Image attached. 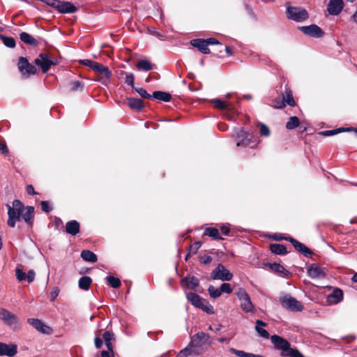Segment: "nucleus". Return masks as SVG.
I'll return each instance as SVG.
<instances>
[{
  "label": "nucleus",
  "mask_w": 357,
  "mask_h": 357,
  "mask_svg": "<svg viewBox=\"0 0 357 357\" xmlns=\"http://www.w3.org/2000/svg\"><path fill=\"white\" fill-rule=\"evenodd\" d=\"M209 335L201 331L195 334L192 337L189 344L177 354L176 357H188L191 356V349L200 347L204 344H209Z\"/></svg>",
  "instance_id": "1"
},
{
  "label": "nucleus",
  "mask_w": 357,
  "mask_h": 357,
  "mask_svg": "<svg viewBox=\"0 0 357 357\" xmlns=\"http://www.w3.org/2000/svg\"><path fill=\"white\" fill-rule=\"evenodd\" d=\"M8 219L7 224L10 227L15 226L16 222L21 220V213L24 211V206L21 201L15 199L12 206L7 204Z\"/></svg>",
  "instance_id": "2"
},
{
  "label": "nucleus",
  "mask_w": 357,
  "mask_h": 357,
  "mask_svg": "<svg viewBox=\"0 0 357 357\" xmlns=\"http://www.w3.org/2000/svg\"><path fill=\"white\" fill-rule=\"evenodd\" d=\"M286 15L288 19L297 22H303L309 17L308 13L305 8L298 6H287Z\"/></svg>",
  "instance_id": "3"
},
{
  "label": "nucleus",
  "mask_w": 357,
  "mask_h": 357,
  "mask_svg": "<svg viewBox=\"0 0 357 357\" xmlns=\"http://www.w3.org/2000/svg\"><path fill=\"white\" fill-rule=\"evenodd\" d=\"M236 296L241 302L240 305L243 312H252L253 311L254 305L244 288L239 287L236 291Z\"/></svg>",
  "instance_id": "4"
},
{
  "label": "nucleus",
  "mask_w": 357,
  "mask_h": 357,
  "mask_svg": "<svg viewBox=\"0 0 357 357\" xmlns=\"http://www.w3.org/2000/svg\"><path fill=\"white\" fill-rule=\"evenodd\" d=\"M34 63L41 68L43 73H46L52 66H55L58 63V61L56 59L49 56L46 53H40L35 59Z\"/></svg>",
  "instance_id": "5"
},
{
  "label": "nucleus",
  "mask_w": 357,
  "mask_h": 357,
  "mask_svg": "<svg viewBox=\"0 0 357 357\" xmlns=\"http://www.w3.org/2000/svg\"><path fill=\"white\" fill-rule=\"evenodd\" d=\"M232 278L233 273L222 264H218L216 268L211 273V278L214 280L230 281Z\"/></svg>",
  "instance_id": "6"
},
{
  "label": "nucleus",
  "mask_w": 357,
  "mask_h": 357,
  "mask_svg": "<svg viewBox=\"0 0 357 357\" xmlns=\"http://www.w3.org/2000/svg\"><path fill=\"white\" fill-rule=\"evenodd\" d=\"M280 301L282 305L289 310L301 312L303 309V305L301 303L289 294H286L282 296L280 298Z\"/></svg>",
  "instance_id": "7"
},
{
  "label": "nucleus",
  "mask_w": 357,
  "mask_h": 357,
  "mask_svg": "<svg viewBox=\"0 0 357 357\" xmlns=\"http://www.w3.org/2000/svg\"><path fill=\"white\" fill-rule=\"evenodd\" d=\"M271 342L277 350H280L282 356L286 357V354L291 349L290 343L284 338L278 335H273L271 337Z\"/></svg>",
  "instance_id": "8"
},
{
  "label": "nucleus",
  "mask_w": 357,
  "mask_h": 357,
  "mask_svg": "<svg viewBox=\"0 0 357 357\" xmlns=\"http://www.w3.org/2000/svg\"><path fill=\"white\" fill-rule=\"evenodd\" d=\"M0 319L4 322V324L13 329L20 328L18 317L4 308L0 309Z\"/></svg>",
  "instance_id": "9"
},
{
  "label": "nucleus",
  "mask_w": 357,
  "mask_h": 357,
  "mask_svg": "<svg viewBox=\"0 0 357 357\" xmlns=\"http://www.w3.org/2000/svg\"><path fill=\"white\" fill-rule=\"evenodd\" d=\"M94 71L98 73V80L104 85H107L112 77V72L107 66H105L100 63H97L93 68Z\"/></svg>",
  "instance_id": "10"
},
{
  "label": "nucleus",
  "mask_w": 357,
  "mask_h": 357,
  "mask_svg": "<svg viewBox=\"0 0 357 357\" xmlns=\"http://www.w3.org/2000/svg\"><path fill=\"white\" fill-rule=\"evenodd\" d=\"M17 66L20 72L26 77L30 75H35L37 73L36 66L31 65L25 57H20Z\"/></svg>",
  "instance_id": "11"
},
{
  "label": "nucleus",
  "mask_w": 357,
  "mask_h": 357,
  "mask_svg": "<svg viewBox=\"0 0 357 357\" xmlns=\"http://www.w3.org/2000/svg\"><path fill=\"white\" fill-rule=\"evenodd\" d=\"M252 138H254V137L252 134L245 132L243 129L238 130L235 135L236 146L238 147H245L250 145Z\"/></svg>",
  "instance_id": "12"
},
{
  "label": "nucleus",
  "mask_w": 357,
  "mask_h": 357,
  "mask_svg": "<svg viewBox=\"0 0 357 357\" xmlns=\"http://www.w3.org/2000/svg\"><path fill=\"white\" fill-rule=\"evenodd\" d=\"M305 35L312 38H319L324 36V31L317 24H310L298 27Z\"/></svg>",
  "instance_id": "13"
},
{
  "label": "nucleus",
  "mask_w": 357,
  "mask_h": 357,
  "mask_svg": "<svg viewBox=\"0 0 357 357\" xmlns=\"http://www.w3.org/2000/svg\"><path fill=\"white\" fill-rule=\"evenodd\" d=\"M343 0H330L327 5V10L331 15H339L344 8Z\"/></svg>",
  "instance_id": "14"
},
{
  "label": "nucleus",
  "mask_w": 357,
  "mask_h": 357,
  "mask_svg": "<svg viewBox=\"0 0 357 357\" xmlns=\"http://www.w3.org/2000/svg\"><path fill=\"white\" fill-rule=\"evenodd\" d=\"M27 322L41 333L50 334L51 331V328L38 319L29 318L27 319Z\"/></svg>",
  "instance_id": "15"
},
{
  "label": "nucleus",
  "mask_w": 357,
  "mask_h": 357,
  "mask_svg": "<svg viewBox=\"0 0 357 357\" xmlns=\"http://www.w3.org/2000/svg\"><path fill=\"white\" fill-rule=\"evenodd\" d=\"M17 353V347L16 344H7L0 342V356H6L13 357Z\"/></svg>",
  "instance_id": "16"
},
{
  "label": "nucleus",
  "mask_w": 357,
  "mask_h": 357,
  "mask_svg": "<svg viewBox=\"0 0 357 357\" xmlns=\"http://www.w3.org/2000/svg\"><path fill=\"white\" fill-rule=\"evenodd\" d=\"M307 273L308 276L312 279L324 278L326 277L324 269L316 264L310 266L307 269Z\"/></svg>",
  "instance_id": "17"
},
{
  "label": "nucleus",
  "mask_w": 357,
  "mask_h": 357,
  "mask_svg": "<svg viewBox=\"0 0 357 357\" xmlns=\"http://www.w3.org/2000/svg\"><path fill=\"white\" fill-rule=\"evenodd\" d=\"M56 8L60 13H75L77 10L76 6L73 3L61 1H59V3L57 4Z\"/></svg>",
  "instance_id": "18"
},
{
  "label": "nucleus",
  "mask_w": 357,
  "mask_h": 357,
  "mask_svg": "<svg viewBox=\"0 0 357 357\" xmlns=\"http://www.w3.org/2000/svg\"><path fill=\"white\" fill-rule=\"evenodd\" d=\"M190 44L203 54L210 53V50L205 39H193L190 41Z\"/></svg>",
  "instance_id": "19"
},
{
  "label": "nucleus",
  "mask_w": 357,
  "mask_h": 357,
  "mask_svg": "<svg viewBox=\"0 0 357 357\" xmlns=\"http://www.w3.org/2000/svg\"><path fill=\"white\" fill-rule=\"evenodd\" d=\"M287 104L289 106H295L296 102L293 98L292 92L290 89H286L284 92L282 93V102L281 105L278 106V108H282Z\"/></svg>",
  "instance_id": "20"
},
{
  "label": "nucleus",
  "mask_w": 357,
  "mask_h": 357,
  "mask_svg": "<svg viewBox=\"0 0 357 357\" xmlns=\"http://www.w3.org/2000/svg\"><path fill=\"white\" fill-rule=\"evenodd\" d=\"M343 299V291L339 289L335 288L331 294L328 296V301L331 304H337Z\"/></svg>",
  "instance_id": "21"
},
{
  "label": "nucleus",
  "mask_w": 357,
  "mask_h": 357,
  "mask_svg": "<svg viewBox=\"0 0 357 357\" xmlns=\"http://www.w3.org/2000/svg\"><path fill=\"white\" fill-rule=\"evenodd\" d=\"M80 230L79 223L77 220H70L66 224V231L72 236L77 235Z\"/></svg>",
  "instance_id": "22"
},
{
  "label": "nucleus",
  "mask_w": 357,
  "mask_h": 357,
  "mask_svg": "<svg viewBox=\"0 0 357 357\" xmlns=\"http://www.w3.org/2000/svg\"><path fill=\"white\" fill-rule=\"evenodd\" d=\"M24 211H22L21 213V217L28 225H31L33 223V214L34 212V207L31 206H27L26 207H24Z\"/></svg>",
  "instance_id": "23"
},
{
  "label": "nucleus",
  "mask_w": 357,
  "mask_h": 357,
  "mask_svg": "<svg viewBox=\"0 0 357 357\" xmlns=\"http://www.w3.org/2000/svg\"><path fill=\"white\" fill-rule=\"evenodd\" d=\"M294 244L293 246L295 248V250H296L298 252L301 253L305 257L308 258H310L312 257V252L305 245L298 241H294Z\"/></svg>",
  "instance_id": "24"
},
{
  "label": "nucleus",
  "mask_w": 357,
  "mask_h": 357,
  "mask_svg": "<svg viewBox=\"0 0 357 357\" xmlns=\"http://www.w3.org/2000/svg\"><path fill=\"white\" fill-rule=\"evenodd\" d=\"M294 244L293 246L295 248V250H296L298 252L301 253L305 257L308 258H310L312 257V252L305 245L298 241H294Z\"/></svg>",
  "instance_id": "25"
},
{
  "label": "nucleus",
  "mask_w": 357,
  "mask_h": 357,
  "mask_svg": "<svg viewBox=\"0 0 357 357\" xmlns=\"http://www.w3.org/2000/svg\"><path fill=\"white\" fill-rule=\"evenodd\" d=\"M188 300L195 307L199 308L202 305V303H204L206 299L202 298L199 295L193 293L189 292L186 294Z\"/></svg>",
  "instance_id": "26"
},
{
  "label": "nucleus",
  "mask_w": 357,
  "mask_h": 357,
  "mask_svg": "<svg viewBox=\"0 0 357 357\" xmlns=\"http://www.w3.org/2000/svg\"><path fill=\"white\" fill-rule=\"evenodd\" d=\"M215 108L222 110L233 111V106L230 103L225 102L220 99L215 98L211 100Z\"/></svg>",
  "instance_id": "27"
},
{
  "label": "nucleus",
  "mask_w": 357,
  "mask_h": 357,
  "mask_svg": "<svg viewBox=\"0 0 357 357\" xmlns=\"http://www.w3.org/2000/svg\"><path fill=\"white\" fill-rule=\"evenodd\" d=\"M152 98L168 102L172 100V95L167 92L155 91L152 94Z\"/></svg>",
  "instance_id": "28"
},
{
  "label": "nucleus",
  "mask_w": 357,
  "mask_h": 357,
  "mask_svg": "<svg viewBox=\"0 0 357 357\" xmlns=\"http://www.w3.org/2000/svg\"><path fill=\"white\" fill-rule=\"evenodd\" d=\"M127 100L128 106L132 109L140 111L144 108L143 101L140 98H128Z\"/></svg>",
  "instance_id": "29"
},
{
  "label": "nucleus",
  "mask_w": 357,
  "mask_h": 357,
  "mask_svg": "<svg viewBox=\"0 0 357 357\" xmlns=\"http://www.w3.org/2000/svg\"><path fill=\"white\" fill-rule=\"evenodd\" d=\"M267 324L261 320L257 319L256 321L255 330L259 336L268 339L269 337L268 332L263 328V326H266Z\"/></svg>",
  "instance_id": "30"
},
{
  "label": "nucleus",
  "mask_w": 357,
  "mask_h": 357,
  "mask_svg": "<svg viewBox=\"0 0 357 357\" xmlns=\"http://www.w3.org/2000/svg\"><path fill=\"white\" fill-rule=\"evenodd\" d=\"M20 38L23 43H24L27 45H31L33 47H36L38 45V42L28 33L22 32L20 34Z\"/></svg>",
  "instance_id": "31"
},
{
  "label": "nucleus",
  "mask_w": 357,
  "mask_h": 357,
  "mask_svg": "<svg viewBox=\"0 0 357 357\" xmlns=\"http://www.w3.org/2000/svg\"><path fill=\"white\" fill-rule=\"evenodd\" d=\"M204 235L211 237L213 240H223V238L219 235L218 229L215 227H206L204 231Z\"/></svg>",
  "instance_id": "32"
},
{
  "label": "nucleus",
  "mask_w": 357,
  "mask_h": 357,
  "mask_svg": "<svg viewBox=\"0 0 357 357\" xmlns=\"http://www.w3.org/2000/svg\"><path fill=\"white\" fill-rule=\"evenodd\" d=\"M271 252L275 255H284L287 253L286 247L282 244L273 243L270 245Z\"/></svg>",
  "instance_id": "33"
},
{
  "label": "nucleus",
  "mask_w": 357,
  "mask_h": 357,
  "mask_svg": "<svg viewBox=\"0 0 357 357\" xmlns=\"http://www.w3.org/2000/svg\"><path fill=\"white\" fill-rule=\"evenodd\" d=\"M182 281L183 282H185L188 287L192 290H195L199 284V280L195 276H187L183 278Z\"/></svg>",
  "instance_id": "34"
},
{
  "label": "nucleus",
  "mask_w": 357,
  "mask_h": 357,
  "mask_svg": "<svg viewBox=\"0 0 357 357\" xmlns=\"http://www.w3.org/2000/svg\"><path fill=\"white\" fill-rule=\"evenodd\" d=\"M81 257L86 261L96 262L98 260L97 256L92 251L89 250H84L81 252Z\"/></svg>",
  "instance_id": "35"
},
{
  "label": "nucleus",
  "mask_w": 357,
  "mask_h": 357,
  "mask_svg": "<svg viewBox=\"0 0 357 357\" xmlns=\"http://www.w3.org/2000/svg\"><path fill=\"white\" fill-rule=\"evenodd\" d=\"M136 67L139 70L149 71L153 69V65L147 59H141L137 63Z\"/></svg>",
  "instance_id": "36"
},
{
  "label": "nucleus",
  "mask_w": 357,
  "mask_h": 357,
  "mask_svg": "<svg viewBox=\"0 0 357 357\" xmlns=\"http://www.w3.org/2000/svg\"><path fill=\"white\" fill-rule=\"evenodd\" d=\"M92 282V279L89 276H82L79 278L78 286L82 290H89Z\"/></svg>",
  "instance_id": "37"
},
{
  "label": "nucleus",
  "mask_w": 357,
  "mask_h": 357,
  "mask_svg": "<svg viewBox=\"0 0 357 357\" xmlns=\"http://www.w3.org/2000/svg\"><path fill=\"white\" fill-rule=\"evenodd\" d=\"M269 268L274 272L278 273H282L286 276H288L289 275V271L286 270L284 267L280 264L277 263H273V264H268Z\"/></svg>",
  "instance_id": "38"
},
{
  "label": "nucleus",
  "mask_w": 357,
  "mask_h": 357,
  "mask_svg": "<svg viewBox=\"0 0 357 357\" xmlns=\"http://www.w3.org/2000/svg\"><path fill=\"white\" fill-rule=\"evenodd\" d=\"M299 125V119L297 116H291L286 123V128L288 130H293Z\"/></svg>",
  "instance_id": "39"
},
{
  "label": "nucleus",
  "mask_w": 357,
  "mask_h": 357,
  "mask_svg": "<svg viewBox=\"0 0 357 357\" xmlns=\"http://www.w3.org/2000/svg\"><path fill=\"white\" fill-rule=\"evenodd\" d=\"M199 308L202 309L203 311H204L208 314H214V308L213 305H211L207 300H205L204 303H202V305L199 306Z\"/></svg>",
  "instance_id": "40"
},
{
  "label": "nucleus",
  "mask_w": 357,
  "mask_h": 357,
  "mask_svg": "<svg viewBox=\"0 0 357 357\" xmlns=\"http://www.w3.org/2000/svg\"><path fill=\"white\" fill-rule=\"evenodd\" d=\"M106 280L108 284L113 288H118L121 286V281L118 278L109 275L106 277Z\"/></svg>",
  "instance_id": "41"
},
{
  "label": "nucleus",
  "mask_w": 357,
  "mask_h": 357,
  "mask_svg": "<svg viewBox=\"0 0 357 357\" xmlns=\"http://www.w3.org/2000/svg\"><path fill=\"white\" fill-rule=\"evenodd\" d=\"M350 130H351V128H337V129H334V130H328L322 131L320 132V134L324 136H332V135L338 134L342 131H345V130L348 131Z\"/></svg>",
  "instance_id": "42"
},
{
  "label": "nucleus",
  "mask_w": 357,
  "mask_h": 357,
  "mask_svg": "<svg viewBox=\"0 0 357 357\" xmlns=\"http://www.w3.org/2000/svg\"><path fill=\"white\" fill-rule=\"evenodd\" d=\"M1 38L6 47L13 48L15 46V40L13 37L1 36Z\"/></svg>",
  "instance_id": "43"
},
{
  "label": "nucleus",
  "mask_w": 357,
  "mask_h": 357,
  "mask_svg": "<svg viewBox=\"0 0 357 357\" xmlns=\"http://www.w3.org/2000/svg\"><path fill=\"white\" fill-rule=\"evenodd\" d=\"M208 291L210 296L213 298H217L221 296L220 289H218L212 285L209 286Z\"/></svg>",
  "instance_id": "44"
},
{
  "label": "nucleus",
  "mask_w": 357,
  "mask_h": 357,
  "mask_svg": "<svg viewBox=\"0 0 357 357\" xmlns=\"http://www.w3.org/2000/svg\"><path fill=\"white\" fill-rule=\"evenodd\" d=\"M221 294L222 293L225 294H231L233 291L232 287H231V284L229 283L224 282L222 283L220 287Z\"/></svg>",
  "instance_id": "45"
},
{
  "label": "nucleus",
  "mask_w": 357,
  "mask_h": 357,
  "mask_svg": "<svg viewBox=\"0 0 357 357\" xmlns=\"http://www.w3.org/2000/svg\"><path fill=\"white\" fill-rule=\"evenodd\" d=\"M123 73L126 74L125 82L128 85L131 86L133 87V86H134V81H135V76H134L133 73H125V72H123Z\"/></svg>",
  "instance_id": "46"
},
{
  "label": "nucleus",
  "mask_w": 357,
  "mask_h": 357,
  "mask_svg": "<svg viewBox=\"0 0 357 357\" xmlns=\"http://www.w3.org/2000/svg\"><path fill=\"white\" fill-rule=\"evenodd\" d=\"M135 90L141 97L144 98H152V95L149 94L143 88H135Z\"/></svg>",
  "instance_id": "47"
},
{
  "label": "nucleus",
  "mask_w": 357,
  "mask_h": 357,
  "mask_svg": "<svg viewBox=\"0 0 357 357\" xmlns=\"http://www.w3.org/2000/svg\"><path fill=\"white\" fill-rule=\"evenodd\" d=\"M286 356L289 357H304L303 355L296 349H290L289 351L286 354Z\"/></svg>",
  "instance_id": "48"
},
{
  "label": "nucleus",
  "mask_w": 357,
  "mask_h": 357,
  "mask_svg": "<svg viewBox=\"0 0 357 357\" xmlns=\"http://www.w3.org/2000/svg\"><path fill=\"white\" fill-rule=\"evenodd\" d=\"M15 275L17 279L20 282L26 280V274L20 268L15 270Z\"/></svg>",
  "instance_id": "49"
},
{
  "label": "nucleus",
  "mask_w": 357,
  "mask_h": 357,
  "mask_svg": "<svg viewBox=\"0 0 357 357\" xmlns=\"http://www.w3.org/2000/svg\"><path fill=\"white\" fill-rule=\"evenodd\" d=\"M83 89V84L79 81H74L71 83V91H76Z\"/></svg>",
  "instance_id": "50"
},
{
  "label": "nucleus",
  "mask_w": 357,
  "mask_h": 357,
  "mask_svg": "<svg viewBox=\"0 0 357 357\" xmlns=\"http://www.w3.org/2000/svg\"><path fill=\"white\" fill-rule=\"evenodd\" d=\"M202 243L200 241L195 242L192 245L189 247V251L195 254L197 250L201 248Z\"/></svg>",
  "instance_id": "51"
},
{
  "label": "nucleus",
  "mask_w": 357,
  "mask_h": 357,
  "mask_svg": "<svg viewBox=\"0 0 357 357\" xmlns=\"http://www.w3.org/2000/svg\"><path fill=\"white\" fill-rule=\"evenodd\" d=\"M260 135L264 137H268L270 135L269 128L264 123L260 125Z\"/></svg>",
  "instance_id": "52"
},
{
  "label": "nucleus",
  "mask_w": 357,
  "mask_h": 357,
  "mask_svg": "<svg viewBox=\"0 0 357 357\" xmlns=\"http://www.w3.org/2000/svg\"><path fill=\"white\" fill-rule=\"evenodd\" d=\"M40 206L42 210L45 213H49L52 210V208L50 206V203L47 201H42L40 202Z\"/></svg>",
  "instance_id": "53"
},
{
  "label": "nucleus",
  "mask_w": 357,
  "mask_h": 357,
  "mask_svg": "<svg viewBox=\"0 0 357 357\" xmlns=\"http://www.w3.org/2000/svg\"><path fill=\"white\" fill-rule=\"evenodd\" d=\"M213 259L209 255H202L199 257V261L201 264H208L212 261Z\"/></svg>",
  "instance_id": "54"
},
{
  "label": "nucleus",
  "mask_w": 357,
  "mask_h": 357,
  "mask_svg": "<svg viewBox=\"0 0 357 357\" xmlns=\"http://www.w3.org/2000/svg\"><path fill=\"white\" fill-rule=\"evenodd\" d=\"M81 63L83 65H84L86 66H88V67L91 68L93 70V68H94V66H96V64L98 62L93 61L90 60V59H84V60L81 61Z\"/></svg>",
  "instance_id": "55"
},
{
  "label": "nucleus",
  "mask_w": 357,
  "mask_h": 357,
  "mask_svg": "<svg viewBox=\"0 0 357 357\" xmlns=\"http://www.w3.org/2000/svg\"><path fill=\"white\" fill-rule=\"evenodd\" d=\"M35 271L33 270H29L26 274V280L29 283L32 282L35 279Z\"/></svg>",
  "instance_id": "56"
},
{
  "label": "nucleus",
  "mask_w": 357,
  "mask_h": 357,
  "mask_svg": "<svg viewBox=\"0 0 357 357\" xmlns=\"http://www.w3.org/2000/svg\"><path fill=\"white\" fill-rule=\"evenodd\" d=\"M113 338V333L109 331H105L103 334V339L105 342H110Z\"/></svg>",
  "instance_id": "57"
},
{
  "label": "nucleus",
  "mask_w": 357,
  "mask_h": 357,
  "mask_svg": "<svg viewBox=\"0 0 357 357\" xmlns=\"http://www.w3.org/2000/svg\"><path fill=\"white\" fill-rule=\"evenodd\" d=\"M40 1L46 3L49 6L52 8H56L57 4L59 3V0H40Z\"/></svg>",
  "instance_id": "58"
},
{
  "label": "nucleus",
  "mask_w": 357,
  "mask_h": 357,
  "mask_svg": "<svg viewBox=\"0 0 357 357\" xmlns=\"http://www.w3.org/2000/svg\"><path fill=\"white\" fill-rule=\"evenodd\" d=\"M59 293V289L57 287H55L52 289V291L50 292L51 296V301H54V299L58 296Z\"/></svg>",
  "instance_id": "59"
},
{
  "label": "nucleus",
  "mask_w": 357,
  "mask_h": 357,
  "mask_svg": "<svg viewBox=\"0 0 357 357\" xmlns=\"http://www.w3.org/2000/svg\"><path fill=\"white\" fill-rule=\"evenodd\" d=\"M205 40H206L208 46L213 45H221V43L215 38H209Z\"/></svg>",
  "instance_id": "60"
},
{
  "label": "nucleus",
  "mask_w": 357,
  "mask_h": 357,
  "mask_svg": "<svg viewBox=\"0 0 357 357\" xmlns=\"http://www.w3.org/2000/svg\"><path fill=\"white\" fill-rule=\"evenodd\" d=\"M94 343H95L96 347L98 349H100L102 346L103 341L100 337H96L94 340Z\"/></svg>",
  "instance_id": "61"
},
{
  "label": "nucleus",
  "mask_w": 357,
  "mask_h": 357,
  "mask_svg": "<svg viewBox=\"0 0 357 357\" xmlns=\"http://www.w3.org/2000/svg\"><path fill=\"white\" fill-rule=\"evenodd\" d=\"M26 192L29 195H36L37 192L35 191L33 186L32 185H28L26 186Z\"/></svg>",
  "instance_id": "62"
},
{
  "label": "nucleus",
  "mask_w": 357,
  "mask_h": 357,
  "mask_svg": "<svg viewBox=\"0 0 357 357\" xmlns=\"http://www.w3.org/2000/svg\"><path fill=\"white\" fill-rule=\"evenodd\" d=\"M8 152V148L6 144L0 143V153L7 154Z\"/></svg>",
  "instance_id": "63"
},
{
  "label": "nucleus",
  "mask_w": 357,
  "mask_h": 357,
  "mask_svg": "<svg viewBox=\"0 0 357 357\" xmlns=\"http://www.w3.org/2000/svg\"><path fill=\"white\" fill-rule=\"evenodd\" d=\"M220 231L222 234L227 236L229 233V228L225 225H223L221 227Z\"/></svg>",
  "instance_id": "64"
}]
</instances>
